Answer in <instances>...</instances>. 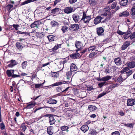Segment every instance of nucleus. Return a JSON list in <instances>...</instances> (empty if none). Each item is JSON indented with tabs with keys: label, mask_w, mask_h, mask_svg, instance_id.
Listing matches in <instances>:
<instances>
[{
	"label": "nucleus",
	"mask_w": 135,
	"mask_h": 135,
	"mask_svg": "<svg viewBox=\"0 0 135 135\" xmlns=\"http://www.w3.org/2000/svg\"><path fill=\"white\" fill-rule=\"evenodd\" d=\"M72 73L71 71H69L66 73V75L67 76V79H69L71 77L72 75Z\"/></svg>",
	"instance_id": "obj_41"
},
{
	"label": "nucleus",
	"mask_w": 135,
	"mask_h": 135,
	"mask_svg": "<svg viewBox=\"0 0 135 135\" xmlns=\"http://www.w3.org/2000/svg\"><path fill=\"white\" fill-rule=\"evenodd\" d=\"M14 70H9V76H12V78H15L20 76L19 75L14 74Z\"/></svg>",
	"instance_id": "obj_11"
},
{
	"label": "nucleus",
	"mask_w": 135,
	"mask_h": 135,
	"mask_svg": "<svg viewBox=\"0 0 135 135\" xmlns=\"http://www.w3.org/2000/svg\"><path fill=\"white\" fill-rule=\"evenodd\" d=\"M77 67L74 64H71L70 66V70L71 71H75L77 70Z\"/></svg>",
	"instance_id": "obj_20"
},
{
	"label": "nucleus",
	"mask_w": 135,
	"mask_h": 135,
	"mask_svg": "<svg viewBox=\"0 0 135 135\" xmlns=\"http://www.w3.org/2000/svg\"><path fill=\"white\" fill-rule=\"evenodd\" d=\"M91 19V17L90 16H87L86 14L84 12L83 13V17L81 19V20H83L84 23H88Z\"/></svg>",
	"instance_id": "obj_2"
},
{
	"label": "nucleus",
	"mask_w": 135,
	"mask_h": 135,
	"mask_svg": "<svg viewBox=\"0 0 135 135\" xmlns=\"http://www.w3.org/2000/svg\"><path fill=\"white\" fill-rule=\"evenodd\" d=\"M97 33L99 36H101L103 34L104 30L102 27L97 28Z\"/></svg>",
	"instance_id": "obj_6"
},
{
	"label": "nucleus",
	"mask_w": 135,
	"mask_h": 135,
	"mask_svg": "<svg viewBox=\"0 0 135 135\" xmlns=\"http://www.w3.org/2000/svg\"><path fill=\"white\" fill-rule=\"evenodd\" d=\"M117 80L119 82H121L123 81L124 80L123 79H122V77H121L120 75V76L118 77L117 79Z\"/></svg>",
	"instance_id": "obj_49"
},
{
	"label": "nucleus",
	"mask_w": 135,
	"mask_h": 135,
	"mask_svg": "<svg viewBox=\"0 0 135 135\" xmlns=\"http://www.w3.org/2000/svg\"><path fill=\"white\" fill-rule=\"evenodd\" d=\"M119 113L120 115L123 116L124 115V113L122 111H120L119 112Z\"/></svg>",
	"instance_id": "obj_64"
},
{
	"label": "nucleus",
	"mask_w": 135,
	"mask_h": 135,
	"mask_svg": "<svg viewBox=\"0 0 135 135\" xmlns=\"http://www.w3.org/2000/svg\"><path fill=\"white\" fill-rule=\"evenodd\" d=\"M114 62L115 64L118 66L121 65L122 64V61L120 57H117L115 58L114 60Z\"/></svg>",
	"instance_id": "obj_10"
},
{
	"label": "nucleus",
	"mask_w": 135,
	"mask_h": 135,
	"mask_svg": "<svg viewBox=\"0 0 135 135\" xmlns=\"http://www.w3.org/2000/svg\"><path fill=\"white\" fill-rule=\"evenodd\" d=\"M13 26L16 30H18V27L19 26V25H13Z\"/></svg>",
	"instance_id": "obj_62"
},
{
	"label": "nucleus",
	"mask_w": 135,
	"mask_h": 135,
	"mask_svg": "<svg viewBox=\"0 0 135 135\" xmlns=\"http://www.w3.org/2000/svg\"><path fill=\"white\" fill-rule=\"evenodd\" d=\"M51 25L54 27H57L58 26L59 23L55 21H52L51 23Z\"/></svg>",
	"instance_id": "obj_29"
},
{
	"label": "nucleus",
	"mask_w": 135,
	"mask_h": 135,
	"mask_svg": "<svg viewBox=\"0 0 135 135\" xmlns=\"http://www.w3.org/2000/svg\"><path fill=\"white\" fill-rule=\"evenodd\" d=\"M89 2L91 6H94L95 4V1H89Z\"/></svg>",
	"instance_id": "obj_53"
},
{
	"label": "nucleus",
	"mask_w": 135,
	"mask_h": 135,
	"mask_svg": "<svg viewBox=\"0 0 135 135\" xmlns=\"http://www.w3.org/2000/svg\"><path fill=\"white\" fill-rule=\"evenodd\" d=\"M112 78V76L107 75L106 76L103 77L102 78V81H106Z\"/></svg>",
	"instance_id": "obj_27"
},
{
	"label": "nucleus",
	"mask_w": 135,
	"mask_h": 135,
	"mask_svg": "<svg viewBox=\"0 0 135 135\" xmlns=\"http://www.w3.org/2000/svg\"><path fill=\"white\" fill-rule=\"evenodd\" d=\"M110 10L109 7L107 6L104 9V11L106 13H108Z\"/></svg>",
	"instance_id": "obj_43"
},
{
	"label": "nucleus",
	"mask_w": 135,
	"mask_h": 135,
	"mask_svg": "<svg viewBox=\"0 0 135 135\" xmlns=\"http://www.w3.org/2000/svg\"><path fill=\"white\" fill-rule=\"evenodd\" d=\"M69 29L72 31L78 30L79 29V26L76 24L72 25L70 26Z\"/></svg>",
	"instance_id": "obj_3"
},
{
	"label": "nucleus",
	"mask_w": 135,
	"mask_h": 135,
	"mask_svg": "<svg viewBox=\"0 0 135 135\" xmlns=\"http://www.w3.org/2000/svg\"><path fill=\"white\" fill-rule=\"evenodd\" d=\"M91 133L92 135H96L97 134V132L95 131L92 130Z\"/></svg>",
	"instance_id": "obj_56"
},
{
	"label": "nucleus",
	"mask_w": 135,
	"mask_h": 135,
	"mask_svg": "<svg viewBox=\"0 0 135 135\" xmlns=\"http://www.w3.org/2000/svg\"><path fill=\"white\" fill-rule=\"evenodd\" d=\"M21 128H22V130L23 131H25L26 127L25 123L22 124L21 126Z\"/></svg>",
	"instance_id": "obj_45"
},
{
	"label": "nucleus",
	"mask_w": 135,
	"mask_h": 135,
	"mask_svg": "<svg viewBox=\"0 0 135 135\" xmlns=\"http://www.w3.org/2000/svg\"><path fill=\"white\" fill-rule=\"evenodd\" d=\"M109 13L107 14V13H105L104 14L102 15L105 16H107L106 18L105 19L106 21H108L110 20V19L112 17V15L110 13Z\"/></svg>",
	"instance_id": "obj_19"
},
{
	"label": "nucleus",
	"mask_w": 135,
	"mask_h": 135,
	"mask_svg": "<svg viewBox=\"0 0 135 135\" xmlns=\"http://www.w3.org/2000/svg\"><path fill=\"white\" fill-rule=\"evenodd\" d=\"M129 45L130 43L129 42H125L122 46V50H124L126 49Z\"/></svg>",
	"instance_id": "obj_16"
},
{
	"label": "nucleus",
	"mask_w": 135,
	"mask_h": 135,
	"mask_svg": "<svg viewBox=\"0 0 135 135\" xmlns=\"http://www.w3.org/2000/svg\"><path fill=\"white\" fill-rule=\"evenodd\" d=\"M131 10L132 15L135 16V8H132Z\"/></svg>",
	"instance_id": "obj_52"
},
{
	"label": "nucleus",
	"mask_w": 135,
	"mask_h": 135,
	"mask_svg": "<svg viewBox=\"0 0 135 135\" xmlns=\"http://www.w3.org/2000/svg\"><path fill=\"white\" fill-rule=\"evenodd\" d=\"M135 100L133 99H128L127 102V105L128 106H132L135 104Z\"/></svg>",
	"instance_id": "obj_5"
},
{
	"label": "nucleus",
	"mask_w": 135,
	"mask_h": 135,
	"mask_svg": "<svg viewBox=\"0 0 135 135\" xmlns=\"http://www.w3.org/2000/svg\"><path fill=\"white\" fill-rule=\"evenodd\" d=\"M97 53L95 52L90 53L89 55V58L94 59L95 58V56L97 55Z\"/></svg>",
	"instance_id": "obj_31"
},
{
	"label": "nucleus",
	"mask_w": 135,
	"mask_h": 135,
	"mask_svg": "<svg viewBox=\"0 0 135 135\" xmlns=\"http://www.w3.org/2000/svg\"><path fill=\"white\" fill-rule=\"evenodd\" d=\"M108 92L107 91H104L102 93L100 94L98 96V98H101L102 96H104L105 95L107 94H108Z\"/></svg>",
	"instance_id": "obj_32"
},
{
	"label": "nucleus",
	"mask_w": 135,
	"mask_h": 135,
	"mask_svg": "<svg viewBox=\"0 0 135 135\" xmlns=\"http://www.w3.org/2000/svg\"><path fill=\"white\" fill-rule=\"evenodd\" d=\"M87 90H88L91 91L93 89V87L91 86H88L87 87Z\"/></svg>",
	"instance_id": "obj_55"
},
{
	"label": "nucleus",
	"mask_w": 135,
	"mask_h": 135,
	"mask_svg": "<svg viewBox=\"0 0 135 135\" xmlns=\"http://www.w3.org/2000/svg\"><path fill=\"white\" fill-rule=\"evenodd\" d=\"M80 16H79L78 15L74 14L73 15V20L75 22H77L80 19Z\"/></svg>",
	"instance_id": "obj_9"
},
{
	"label": "nucleus",
	"mask_w": 135,
	"mask_h": 135,
	"mask_svg": "<svg viewBox=\"0 0 135 135\" xmlns=\"http://www.w3.org/2000/svg\"><path fill=\"white\" fill-rule=\"evenodd\" d=\"M117 33L119 35H124L123 38L124 39L126 40L129 37V35L131 34V32L129 31H127V32H124L121 31L120 30H118L117 32Z\"/></svg>",
	"instance_id": "obj_1"
},
{
	"label": "nucleus",
	"mask_w": 135,
	"mask_h": 135,
	"mask_svg": "<svg viewBox=\"0 0 135 135\" xmlns=\"http://www.w3.org/2000/svg\"><path fill=\"white\" fill-rule=\"evenodd\" d=\"M131 39H133L135 37V32L129 35Z\"/></svg>",
	"instance_id": "obj_47"
},
{
	"label": "nucleus",
	"mask_w": 135,
	"mask_h": 135,
	"mask_svg": "<svg viewBox=\"0 0 135 135\" xmlns=\"http://www.w3.org/2000/svg\"><path fill=\"white\" fill-rule=\"evenodd\" d=\"M102 18L100 16L97 17L94 20V22L95 25L101 22Z\"/></svg>",
	"instance_id": "obj_7"
},
{
	"label": "nucleus",
	"mask_w": 135,
	"mask_h": 135,
	"mask_svg": "<svg viewBox=\"0 0 135 135\" xmlns=\"http://www.w3.org/2000/svg\"><path fill=\"white\" fill-rule=\"evenodd\" d=\"M94 123V122L93 121H91L90 120H88L86 122V124H93Z\"/></svg>",
	"instance_id": "obj_59"
},
{
	"label": "nucleus",
	"mask_w": 135,
	"mask_h": 135,
	"mask_svg": "<svg viewBox=\"0 0 135 135\" xmlns=\"http://www.w3.org/2000/svg\"><path fill=\"white\" fill-rule=\"evenodd\" d=\"M80 54L79 53H75L71 55V57L75 59L79 56Z\"/></svg>",
	"instance_id": "obj_30"
},
{
	"label": "nucleus",
	"mask_w": 135,
	"mask_h": 135,
	"mask_svg": "<svg viewBox=\"0 0 135 135\" xmlns=\"http://www.w3.org/2000/svg\"><path fill=\"white\" fill-rule=\"evenodd\" d=\"M120 76L124 80H125L128 76V74H127V73H122V74Z\"/></svg>",
	"instance_id": "obj_33"
},
{
	"label": "nucleus",
	"mask_w": 135,
	"mask_h": 135,
	"mask_svg": "<svg viewBox=\"0 0 135 135\" xmlns=\"http://www.w3.org/2000/svg\"><path fill=\"white\" fill-rule=\"evenodd\" d=\"M116 3L115 2H113L111 5V8L112 9L114 8L116 6Z\"/></svg>",
	"instance_id": "obj_58"
},
{
	"label": "nucleus",
	"mask_w": 135,
	"mask_h": 135,
	"mask_svg": "<svg viewBox=\"0 0 135 135\" xmlns=\"http://www.w3.org/2000/svg\"><path fill=\"white\" fill-rule=\"evenodd\" d=\"M49 64H50V62H49L43 64L42 65V67H45V66H46L49 65Z\"/></svg>",
	"instance_id": "obj_63"
},
{
	"label": "nucleus",
	"mask_w": 135,
	"mask_h": 135,
	"mask_svg": "<svg viewBox=\"0 0 135 135\" xmlns=\"http://www.w3.org/2000/svg\"><path fill=\"white\" fill-rule=\"evenodd\" d=\"M96 107L92 105H89L88 106V110L90 111H93L96 109Z\"/></svg>",
	"instance_id": "obj_25"
},
{
	"label": "nucleus",
	"mask_w": 135,
	"mask_h": 135,
	"mask_svg": "<svg viewBox=\"0 0 135 135\" xmlns=\"http://www.w3.org/2000/svg\"><path fill=\"white\" fill-rule=\"evenodd\" d=\"M75 44L76 47L78 49V50H76L77 52L79 50L82 49L83 45L81 42L76 41Z\"/></svg>",
	"instance_id": "obj_4"
},
{
	"label": "nucleus",
	"mask_w": 135,
	"mask_h": 135,
	"mask_svg": "<svg viewBox=\"0 0 135 135\" xmlns=\"http://www.w3.org/2000/svg\"><path fill=\"white\" fill-rule=\"evenodd\" d=\"M89 129L88 126L86 125H84L82 126L80 129L81 131L84 133L85 132L88 131Z\"/></svg>",
	"instance_id": "obj_12"
},
{
	"label": "nucleus",
	"mask_w": 135,
	"mask_h": 135,
	"mask_svg": "<svg viewBox=\"0 0 135 135\" xmlns=\"http://www.w3.org/2000/svg\"><path fill=\"white\" fill-rule=\"evenodd\" d=\"M129 68L128 67H126L123 68L121 71V72L127 74V71L129 70Z\"/></svg>",
	"instance_id": "obj_35"
},
{
	"label": "nucleus",
	"mask_w": 135,
	"mask_h": 135,
	"mask_svg": "<svg viewBox=\"0 0 135 135\" xmlns=\"http://www.w3.org/2000/svg\"><path fill=\"white\" fill-rule=\"evenodd\" d=\"M73 9L72 8L67 7L64 9V12L66 13H69L73 11Z\"/></svg>",
	"instance_id": "obj_14"
},
{
	"label": "nucleus",
	"mask_w": 135,
	"mask_h": 135,
	"mask_svg": "<svg viewBox=\"0 0 135 135\" xmlns=\"http://www.w3.org/2000/svg\"><path fill=\"white\" fill-rule=\"evenodd\" d=\"M65 81H61L60 82H56L52 84L51 86H58L60 85H61L62 84L65 83H64Z\"/></svg>",
	"instance_id": "obj_21"
},
{
	"label": "nucleus",
	"mask_w": 135,
	"mask_h": 135,
	"mask_svg": "<svg viewBox=\"0 0 135 135\" xmlns=\"http://www.w3.org/2000/svg\"><path fill=\"white\" fill-rule=\"evenodd\" d=\"M61 44H57L55 45L52 49V50L55 51L57 50L58 48H60L61 47Z\"/></svg>",
	"instance_id": "obj_37"
},
{
	"label": "nucleus",
	"mask_w": 135,
	"mask_h": 135,
	"mask_svg": "<svg viewBox=\"0 0 135 135\" xmlns=\"http://www.w3.org/2000/svg\"><path fill=\"white\" fill-rule=\"evenodd\" d=\"M40 23V22L39 21H35L31 25L30 27L32 28H33L35 27H37Z\"/></svg>",
	"instance_id": "obj_13"
},
{
	"label": "nucleus",
	"mask_w": 135,
	"mask_h": 135,
	"mask_svg": "<svg viewBox=\"0 0 135 135\" xmlns=\"http://www.w3.org/2000/svg\"><path fill=\"white\" fill-rule=\"evenodd\" d=\"M52 76L54 77H57L58 76V74L56 72H53L52 74Z\"/></svg>",
	"instance_id": "obj_50"
},
{
	"label": "nucleus",
	"mask_w": 135,
	"mask_h": 135,
	"mask_svg": "<svg viewBox=\"0 0 135 135\" xmlns=\"http://www.w3.org/2000/svg\"><path fill=\"white\" fill-rule=\"evenodd\" d=\"M68 24L67 23L66 26L64 25L62 27L61 30L63 33H64L67 32L68 29Z\"/></svg>",
	"instance_id": "obj_18"
},
{
	"label": "nucleus",
	"mask_w": 135,
	"mask_h": 135,
	"mask_svg": "<svg viewBox=\"0 0 135 135\" xmlns=\"http://www.w3.org/2000/svg\"><path fill=\"white\" fill-rule=\"evenodd\" d=\"M27 64V62L25 61L23 62L22 64V66L23 69H25Z\"/></svg>",
	"instance_id": "obj_40"
},
{
	"label": "nucleus",
	"mask_w": 135,
	"mask_h": 135,
	"mask_svg": "<svg viewBox=\"0 0 135 135\" xmlns=\"http://www.w3.org/2000/svg\"><path fill=\"white\" fill-rule=\"evenodd\" d=\"M97 45H95L90 46L88 48V51L89 52H91L97 48Z\"/></svg>",
	"instance_id": "obj_22"
},
{
	"label": "nucleus",
	"mask_w": 135,
	"mask_h": 135,
	"mask_svg": "<svg viewBox=\"0 0 135 135\" xmlns=\"http://www.w3.org/2000/svg\"><path fill=\"white\" fill-rule=\"evenodd\" d=\"M0 127L2 129H3L5 128V126L3 123H2L0 124Z\"/></svg>",
	"instance_id": "obj_57"
},
{
	"label": "nucleus",
	"mask_w": 135,
	"mask_h": 135,
	"mask_svg": "<svg viewBox=\"0 0 135 135\" xmlns=\"http://www.w3.org/2000/svg\"><path fill=\"white\" fill-rule=\"evenodd\" d=\"M132 72L133 71L132 70H129L128 72H127V74H128V76H129L132 74Z\"/></svg>",
	"instance_id": "obj_60"
},
{
	"label": "nucleus",
	"mask_w": 135,
	"mask_h": 135,
	"mask_svg": "<svg viewBox=\"0 0 135 135\" xmlns=\"http://www.w3.org/2000/svg\"><path fill=\"white\" fill-rule=\"evenodd\" d=\"M16 46L18 49H21L23 48V47L21 44L18 42L16 43Z\"/></svg>",
	"instance_id": "obj_42"
},
{
	"label": "nucleus",
	"mask_w": 135,
	"mask_h": 135,
	"mask_svg": "<svg viewBox=\"0 0 135 135\" xmlns=\"http://www.w3.org/2000/svg\"><path fill=\"white\" fill-rule=\"evenodd\" d=\"M129 15V12L128 11H126L120 13L119 14V16L120 17H127Z\"/></svg>",
	"instance_id": "obj_15"
},
{
	"label": "nucleus",
	"mask_w": 135,
	"mask_h": 135,
	"mask_svg": "<svg viewBox=\"0 0 135 135\" xmlns=\"http://www.w3.org/2000/svg\"><path fill=\"white\" fill-rule=\"evenodd\" d=\"M59 11V9L58 8H55L52 10L51 12L53 13H55L56 12Z\"/></svg>",
	"instance_id": "obj_48"
},
{
	"label": "nucleus",
	"mask_w": 135,
	"mask_h": 135,
	"mask_svg": "<svg viewBox=\"0 0 135 135\" xmlns=\"http://www.w3.org/2000/svg\"><path fill=\"white\" fill-rule=\"evenodd\" d=\"M127 65L131 68H134L135 66V62L134 61H131L127 63Z\"/></svg>",
	"instance_id": "obj_17"
},
{
	"label": "nucleus",
	"mask_w": 135,
	"mask_h": 135,
	"mask_svg": "<svg viewBox=\"0 0 135 135\" xmlns=\"http://www.w3.org/2000/svg\"><path fill=\"white\" fill-rule=\"evenodd\" d=\"M34 1H26L22 2L21 4V5H23L31 2H33Z\"/></svg>",
	"instance_id": "obj_44"
},
{
	"label": "nucleus",
	"mask_w": 135,
	"mask_h": 135,
	"mask_svg": "<svg viewBox=\"0 0 135 135\" xmlns=\"http://www.w3.org/2000/svg\"><path fill=\"white\" fill-rule=\"evenodd\" d=\"M57 101L55 99H50L48 100L47 103L50 104H56L57 103Z\"/></svg>",
	"instance_id": "obj_26"
},
{
	"label": "nucleus",
	"mask_w": 135,
	"mask_h": 135,
	"mask_svg": "<svg viewBox=\"0 0 135 135\" xmlns=\"http://www.w3.org/2000/svg\"><path fill=\"white\" fill-rule=\"evenodd\" d=\"M125 125L126 126L128 127H131L132 126L133 124L132 123L127 124H125Z\"/></svg>",
	"instance_id": "obj_61"
},
{
	"label": "nucleus",
	"mask_w": 135,
	"mask_h": 135,
	"mask_svg": "<svg viewBox=\"0 0 135 135\" xmlns=\"http://www.w3.org/2000/svg\"><path fill=\"white\" fill-rule=\"evenodd\" d=\"M33 32H29V33H27V32H22L20 31H18L17 32V33L18 34H24L25 35H29L30 36V33H33Z\"/></svg>",
	"instance_id": "obj_34"
},
{
	"label": "nucleus",
	"mask_w": 135,
	"mask_h": 135,
	"mask_svg": "<svg viewBox=\"0 0 135 135\" xmlns=\"http://www.w3.org/2000/svg\"><path fill=\"white\" fill-rule=\"evenodd\" d=\"M47 37L50 42L54 41V37L52 35H49L47 36Z\"/></svg>",
	"instance_id": "obj_39"
},
{
	"label": "nucleus",
	"mask_w": 135,
	"mask_h": 135,
	"mask_svg": "<svg viewBox=\"0 0 135 135\" xmlns=\"http://www.w3.org/2000/svg\"><path fill=\"white\" fill-rule=\"evenodd\" d=\"M36 104V103L35 102L30 103L27 105L25 108L27 109H30L32 108L35 106Z\"/></svg>",
	"instance_id": "obj_8"
},
{
	"label": "nucleus",
	"mask_w": 135,
	"mask_h": 135,
	"mask_svg": "<svg viewBox=\"0 0 135 135\" xmlns=\"http://www.w3.org/2000/svg\"><path fill=\"white\" fill-rule=\"evenodd\" d=\"M49 119L50 123V125L54 124L55 123V120L52 116H50Z\"/></svg>",
	"instance_id": "obj_24"
},
{
	"label": "nucleus",
	"mask_w": 135,
	"mask_h": 135,
	"mask_svg": "<svg viewBox=\"0 0 135 135\" xmlns=\"http://www.w3.org/2000/svg\"><path fill=\"white\" fill-rule=\"evenodd\" d=\"M44 83V82L42 83V84H35V87L36 88H40L41 86H42L43 84Z\"/></svg>",
	"instance_id": "obj_46"
},
{
	"label": "nucleus",
	"mask_w": 135,
	"mask_h": 135,
	"mask_svg": "<svg viewBox=\"0 0 135 135\" xmlns=\"http://www.w3.org/2000/svg\"><path fill=\"white\" fill-rule=\"evenodd\" d=\"M69 127L66 126H64L61 127L60 128L61 130L62 131H67V132L68 131V129H69Z\"/></svg>",
	"instance_id": "obj_36"
},
{
	"label": "nucleus",
	"mask_w": 135,
	"mask_h": 135,
	"mask_svg": "<svg viewBox=\"0 0 135 135\" xmlns=\"http://www.w3.org/2000/svg\"><path fill=\"white\" fill-rule=\"evenodd\" d=\"M111 135H120V133L118 131H115L112 133Z\"/></svg>",
	"instance_id": "obj_54"
},
{
	"label": "nucleus",
	"mask_w": 135,
	"mask_h": 135,
	"mask_svg": "<svg viewBox=\"0 0 135 135\" xmlns=\"http://www.w3.org/2000/svg\"><path fill=\"white\" fill-rule=\"evenodd\" d=\"M9 64V67H12L17 64L16 61L15 60H12L10 62Z\"/></svg>",
	"instance_id": "obj_23"
},
{
	"label": "nucleus",
	"mask_w": 135,
	"mask_h": 135,
	"mask_svg": "<svg viewBox=\"0 0 135 135\" xmlns=\"http://www.w3.org/2000/svg\"><path fill=\"white\" fill-rule=\"evenodd\" d=\"M52 129V126H49L47 128V133L49 135H51L53 134V133L51 131Z\"/></svg>",
	"instance_id": "obj_28"
},
{
	"label": "nucleus",
	"mask_w": 135,
	"mask_h": 135,
	"mask_svg": "<svg viewBox=\"0 0 135 135\" xmlns=\"http://www.w3.org/2000/svg\"><path fill=\"white\" fill-rule=\"evenodd\" d=\"M105 82H103L99 83L98 84L99 87L100 88H101L104 85V84H105Z\"/></svg>",
	"instance_id": "obj_51"
},
{
	"label": "nucleus",
	"mask_w": 135,
	"mask_h": 135,
	"mask_svg": "<svg viewBox=\"0 0 135 135\" xmlns=\"http://www.w3.org/2000/svg\"><path fill=\"white\" fill-rule=\"evenodd\" d=\"M128 1H121L119 3L122 6H125L126 5Z\"/></svg>",
	"instance_id": "obj_38"
}]
</instances>
